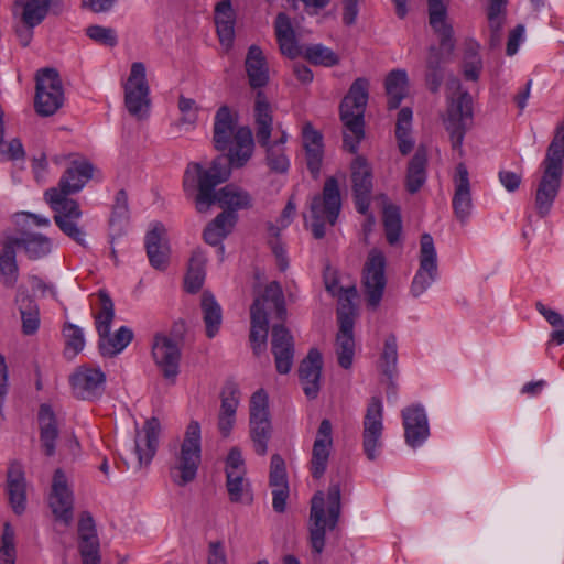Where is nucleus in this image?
<instances>
[{"label": "nucleus", "mask_w": 564, "mask_h": 564, "mask_svg": "<svg viewBox=\"0 0 564 564\" xmlns=\"http://www.w3.org/2000/svg\"><path fill=\"white\" fill-rule=\"evenodd\" d=\"M237 147L231 155L216 156L209 169L202 164L192 162L187 165L183 188L188 198H193L195 208L204 214L214 204L228 208V212L248 208L251 206L249 193L234 184H228L215 191L216 186L226 182L231 174V166L245 165L253 153V137L250 128H242L236 135Z\"/></svg>", "instance_id": "f257e3e1"}, {"label": "nucleus", "mask_w": 564, "mask_h": 564, "mask_svg": "<svg viewBox=\"0 0 564 564\" xmlns=\"http://www.w3.org/2000/svg\"><path fill=\"white\" fill-rule=\"evenodd\" d=\"M340 513L341 494L338 484H332L326 495L319 490L312 497L307 529L308 543L316 555L323 553L326 533L336 529Z\"/></svg>", "instance_id": "f03ea898"}, {"label": "nucleus", "mask_w": 564, "mask_h": 564, "mask_svg": "<svg viewBox=\"0 0 564 564\" xmlns=\"http://www.w3.org/2000/svg\"><path fill=\"white\" fill-rule=\"evenodd\" d=\"M270 314H273L280 321H283L286 316L283 291L275 281L265 286L263 294L256 297L250 308V344L257 356L264 351L267 347L268 316Z\"/></svg>", "instance_id": "7ed1b4c3"}, {"label": "nucleus", "mask_w": 564, "mask_h": 564, "mask_svg": "<svg viewBox=\"0 0 564 564\" xmlns=\"http://www.w3.org/2000/svg\"><path fill=\"white\" fill-rule=\"evenodd\" d=\"M369 82L357 78L340 104V119L344 124V148L356 153L365 137L364 115L368 101Z\"/></svg>", "instance_id": "20e7f679"}, {"label": "nucleus", "mask_w": 564, "mask_h": 564, "mask_svg": "<svg viewBox=\"0 0 564 564\" xmlns=\"http://www.w3.org/2000/svg\"><path fill=\"white\" fill-rule=\"evenodd\" d=\"M202 460V431L197 421L192 420L186 426L180 448L175 451L170 475L180 487L192 482L197 475Z\"/></svg>", "instance_id": "39448f33"}, {"label": "nucleus", "mask_w": 564, "mask_h": 564, "mask_svg": "<svg viewBox=\"0 0 564 564\" xmlns=\"http://www.w3.org/2000/svg\"><path fill=\"white\" fill-rule=\"evenodd\" d=\"M341 210V196L338 181L328 177L323 186L322 194L315 195L310 204V227L315 239L326 235V226H334Z\"/></svg>", "instance_id": "423d86ee"}, {"label": "nucleus", "mask_w": 564, "mask_h": 564, "mask_svg": "<svg viewBox=\"0 0 564 564\" xmlns=\"http://www.w3.org/2000/svg\"><path fill=\"white\" fill-rule=\"evenodd\" d=\"M69 195L57 188H48L44 198L55 212L54 221L58 228L78 245L85 246V232L76 224L82 217V210L76 200L68 198Z\"/></svg>", "instance_id": "0eeeda50"}, {"label": "nucleus", "mask_w": 564, "mask_h": 564, "mask_svg": "<svg viewBox=\"0 0 564 564\" xmlns=\"http://www.w3.org/2000/svg\"><path fill=\"white\" fill-rule=\"evenodd\" d=\"M473 119L471 96L467 91L449 98L446 115L443 117L445 130L449 134L452 149L463 155V141Z\"/></svg>", "instance_id": "6e6552de"}, {"label": "nucleus", "mask_w": 564, "mask_h": 564, "mask_svg": "<svg viewBox=\"0 0 564 564\" xmlns=\"http://www.w3.org/2000/svg\"><path fill=\"white\" fill-rule=\"evenodd\" d=\"M249 411V434L253 449L258 455L264 456L272 436L268 394L264 390L260 389L252 394Z\"/></svg>", "instance_id": "1a4fd4ad"}, {"label": "nucleus", "mask_w": 564, "mask_h": 564, "mask_svg": "<svg viewBox=\"0 0 564 564\" xmlns=\"http://www.w3.org/2000/svg\"><path fill=\"white\" fill-rule=\"evenodd\" d=\"M64 102L59 75L54 68H43L36 74L35 111L42 117L54 115Z\"/></svg>", "instance_id": "9d476101"}, {"label": "nucleus", "mask_w": 564, "mask_h": 564, "mask_svg": "<svg viewBox=\"0 0 564 564\" xmlns=\"http://www.w3.org/2000/svg\"><path fill=\"white\" fill-rule=\"evenodd\" d=\"M149 95L145 66L141 62H134L124 84V105L128 112L138 119L144 118L151 104Z\"/></svg>", "instance_id": "9b49d317"}, {"label": "nucleus", "mask_w": 564, "mask_h": 564, "mask_svg": "<svg viewBox=\"0 0 564 564\" xmlns=\"http://www.w3.org/2000/svg\"><path fill=\"white\" fill-rule=\"evenodd\" d=\"M383 404L380 398L372 397L367 405L362 422V451L366 457L376 460L383 448Z\"/></svg>", "instance_id": "f8f14e48"}, {"label": "nucleus", "mask_w": 564, "mask_h": 564, "mask_svg": "<svg viewBox=\"0 0 564 564\" xmlns=\"http://www.w3.org/2000/svg\"><path fill=\"white\" fill-rule=\"evenodd\" d=\"M419 262L410 289L414 297L421 296L438 278L437 253L430 234L421 236Z\"/></svg>", "instance_id": "ddd939ff"}, {"label": "nucleus", "mask_w": 564, "mask_h": 564, "mask_svg": "<svg viewBox=\"0 0 564 564\" xmlns=\"http://www.w3.org/2000/svg\"><path fill=\"white\" fill-rule=\"evenodd\" d=\"M386 257L382 251L371 249L362 270V286L367 302L371 307H377L382 299L387 284Z\"/></svg>", "instance_id": "4468645a"}, {"label": "nucleus", "mask_w": 564, "mask_h": 564, "mask_svg": "<svg viewBox=\"0 0 564 564\" xmlns=\"http://www.w3.org/2000/svg\"><path fill=\"white\" fill-rule=\"evenodd\" d=\"M245 475L246 466L241 451L232 447L226 459V487L231 502L247 505L252 502L250 485Z\"/></svg>", "instance_id": "2eb2a0df"}, {"label": "nucleus", "mask_w": 564, "mask_h": 564, "mask_svg": "<svg viewBox=\"0 0 564 564\" xmlns=\"http://www.w3.org/2000/svg\"><path fill=\"white\" fill-rule=\"evenodd\" d=\"M73 394L80 400L99 399L106 386V375L100 368L78 367L69 377Z\"/></svg>", "instance_id": "dca6fc26"}, {"label": "nucleus", "mask_w": 564, "mask_h": 564, "mask_svg": "<svg viewBox=\"0 0 564 564\" xmlns=\"http://www.w3.org/2000/svg\"><path fill=\"white\" fill-rule=\"evenodd\" d=\"M152 357L166 379H174L177 376L181 348L173 338L155 334L152 343Z\"/></svg>", "instance_id": "f3484780"}, {"label": "nucleus", "mask_w": 564, "mask_h": 564, "mask_svg": "<svg viewBox=\"0 0 564 564\" xmlns=\"http://www.w3.org/2000/svg\"><path fill=\"white\" fill-rule=\"evenodd\" d=\"M351 181L355 205L358 213L367 215L372 192V170L364 156H356L351 163Z\"/></svg>", "instance_id": "a211bd4d"}, {"label": "nucleus", "mask_w": 564, "mask_h": 564, "mask_svg": "<svg viewBox=\"0 0 564 564\" xmlns=\"http://www.w3.org/2000/svg\"><path fill=\"white\" fill-rule=\"evenodd\" d=\"M243 128H248L243 126ZM242 127H237V119L227 106H221L214 118L213 141L218 151L229 149L231 155L237 147L236 135Z\"/></svg>", "instance_id": "6ab92c4d"}, {"label": "nucleus", "mask_w": 564, "mask_h": 564, "mask_svg": "<svg viewBox=\"0 0 564 564\" xmlns=\"http://www.w3.org/2000/svg\"><path fill=\"white\" fill-rule=\"evenodd\" d=\"M333 427L329 420L324 419L317 430V434L312 448V458L310 462V471L313 478L319 479L325 474L330 452L333 448Z\"/></svg>", "instance_id": "aec40b11"}, {"label": "nucleus", "mask_w": 564, "mask_h": 564, "mask_svg": "<svg viewBox=\"0 0 564 564\" xmlns=\"http://www.w3.org/2000/svg\"><path fill=\"white\" fill-rule=\"evenodd\" d=\"M401 414L405 443L412 448L422 446L430 436L429 421L424 408L421 405L408 406L402 410Z\"/></svg>", "instance_id": "412c9836"}, {"label": "nucleus", "mask_w": 564, "mask_h": 564, "mask_svg": "<svg viewBox=\"0 0 564 564\" xmlns=\"http://www.w3.org/2000/svg\"><path fill=\"white\" fill-rule=\"evenodd\" d=\"M271 351L274 356L276 371L281 375L289 373L294 359V339L290 330L282 324L272 327Z\"/></svg>", "instance_id": "4be33fe9"}, {"label": "nucleus", "mask_w": 564, "mask_h": 564, "mask_svg": "<svg viewBox=\"0 0 564 564\" xmlns=\"http://www.w3.org/2000/svg\"><path fill=\"white\" fill-rule=\"evenodd\" d=\"M50 507L54 516L68 523L73 518V495L67 485V479L61 469L54 473Z\"/></svg>", "instance_id": "5701e85b"}, {"label": "nucleus", "mask_w": 564, "mask_h": 564, "mask_svg": "<svg viewBox=\"0 0 564 564\" xmlns=\"http://www.w3.org/2000/svg\"><path fill=\"white\" fill-rule=\"evenodd\" d=\"M322 367V354L316 348L310 349L299 369L300 382L308 399H315L319 392Z\"/></svg>", "instance_id": "b1692460"}, {"label": "nucleus", "mask_w": 564, "mask_h": 564, "mask_svg": "<svg viewBox=\"0 0 564 564\" xmlns=\"http://www.w3.org/2000/svg\"><path fill=\"white\" fill-rule=\"evenodd\" d=\"M14 7L22 8L21 21L29 26L40 25L48 12L58 15L64 11L61 0H18Z\"/></svg>", "instance_id": "393cba45"}, {"label": "nucleus", "mask_w": 564, "mask_h": 564, "mask_svg": "<svg viewBox=\"0 0 564 564\" xmlns=\"http://www.w3.org/2000/svg\"><path fill=\"white\" fill-rule=\"evenodd\" d=\"M160 432V422L152 417L148 420L143 430L138 432L134 440V454L138 467L149 465L155 455Z\"/></svg>", "instance_id": "a878e982"}, {"label": "nucleus", "mask_w": 564, "mask_h": 564, "mask_svg": "<svg viewBox=\"0 0 564 564\" xmlns=\"http://www.w3.org/2000/svg\"><path fill=\"white\" fill-rule=\"evenodd\" d=\"M562 174L544 170L535 192V208L540 217H545L558 194L562 183Z\"/></svg>", "instance_id": "bb28decb"}, {"label": "nucleus", "mask_w": 564, "mask_h": 564, "mask_svg": "<svg viewBox=\"0 0 564 564\" xmlns=\"http://www.w3.org/2000/svg\"><path fill=\"white\" fill-rule=\"evenodd\" d=\"M455 192L452 200L453 209L460 221H465L473 209L470 183L467 167L459 163L454 177Z\"/></svg>", "instance_id": "cd10ccee"}, {"label": "nucleus", "mask_w": 564, "mask_h": 564, "mask_svg": "<svg viewBox=\"0 0 564 564\" xmlns=\"http://www.w3.org/2000/svg\"><path fill=\"white\" fill-rule=\"evenodd\" d=\"M447 1L429 0V21L434 32L441 37L442 46L452 52L455 48L454 31L447 22Z\"/></svg>", "instance_id": "c85d7f7f"}, {"label": "nucleus", "mask_w": 564, "mask_h": 564, "mask_svg": "<svg viewBox=\"0 0 564 564\" xmlns=\"http://www.w3.org/2000/svg\"><path fill=\"white\" fill-rule=\"evenodd\" d=\"M452 52H447L442 44L440 47L430 46L425 63V83L430 91L437 93L445 78V64L449 61Z\"/></svg>", "instance_id": "c756f323"}, {"label": "nucleus", "mask_w": 564, "mask_h": 564, "mask_svg": "<svg viewBox=\"0 0 564 564\" xmlns=\"http://www.w3.org/2000/svg\"><path fill=\"white\" fill-rule=\"evenodd\" d=\"M165 228L155 223L145 236V249L150 264L156 270H165L169 263L170 247L164 238Z\"/></svg>", "instance_id": "7c9ffc66"}, {"label": "nucleus", "mask_w": 564, "mask_h": 564, "mask_svg": "<svg viewBox=\"0 0 564 564\" xmlns=\"http://www.w3.org/2000/svg\"><path fill=\"white\" fill-rule=\"evenodd\" d=\"M253 118L256 126V137L259 145L269 144V139H271L274 128L273 108L269 102L265 94L261 90L256 94Z\"/></svg>", "instance_id": "2f4dec72"}, {"label": "nucleus", "mask_w": 564, "mask_h": 564, "mask_svg": "<svg viewBox=\"0 0 564 564\" xmlns=\"http://www.w3.org/2000/svg\"><path fill=\"white\" fill-rule=\"evenodd\" d=\"M94 166L86 160L73 161L67 170L59 178V191L64 194H76L84 188L88 181L93 177Z\"/></svg>", "instance_id": "473e14b6"}, {"label": "nucleus", "mask_w": 564, "mask_h": 564, "mask_svg": "<svg viewBox=\"0 0 564 564\" xmlns=\"http://www.w3.org/2000/svg\"><path fill=\"white\" fill-rule=\"evenodd\" d=\"M245 68L251 88H262L269 83V66L262 50L258 45L248 48Z\"/></svg>", "instance_id": "72a5a7b5"}, {"label": "nucleus", "mask_w": 564, "mask_h": 564, "mask_svg": "<svg viewBox=\"0 0 564 564\" xmlns=\"http://www.w3.org/2000/svg\"><path fill=\"white\" fill-rule=\"evenodd\" d=\"M274 31L279 50L282 55L290 59H294L301 55V47L295 36V31L292 26L290 18L280 12L274 22Z\"/></svg>", "instance_id": "f704fd0d"}, {"label": "nucleus", "mask_w": 564, "mask_h": 564, "mask_svg": "<svg viewBox=\"0 0 564 564\" xmlns=\"http://www.w3.org/2000/svg\"><path fill=\"white\" fill-rule=\"evenodd\" d=\"M236 13L230 0H221L215 8V24L219 42L229 50L235 40Z\"/></svg>", "instance_id": "c9c22d12"}, {"label": "nucleus", "mask_w": 564, "mask_h": 564, "mask_svg": "<svg viewBox=\"0 0 564 564\" xmlns=\"http://www.w3.org/2000/svg\"><path fill=\"white\" fill-rule=\"evenodd\" d=\"M7 491L13 511L22 514L26 507V494L24 473L19 464H11L8 469Z\"/></svg>", "instance_id": "e433bc0d"}, {"label": "nucleus", "mask_w": 564, "mask_h": 564, "mask_svg": "<svg viewBox=\"0 0 564 564\" xmlns=\"http://www.w3.org/2000/svg\"><path fill=\"white\" fill-rule=\"evenodd\" d=\"M14 248L22 249L29 259L37 260L52 251V241L42 234L23 232L21 237H9Z\"/></svg>", "instance_id": "4c0bfd02"}, {"label": "nucleus", "mask_w": 564, "mask_h": 564, "mask_svg": "<svg viewBox=\"0 0 564 564\" xmlns=\"http://www.w3.org/2000/svg\"><path fill=\"white\" fill-rule=\"evenodd\" d=\"M40 425V438L47 456L55 453V442L58 437V429L55 414L48 404H42L37 414Z\"/></svg>", "instance_id": "58836bf2"}, {"label": "nucleus", "mask_w": 564, "mask_h": 564, "mask_svg": "<svg viewBox=\"0 0 564 564\" xmlns=\"http://www.w3.org/2000/svg\"><path fill=\"white\" fill-rule=\"evenodd\" d=\"M355 350L354 327H350L349 322H345L339 327L335 341V352L341 368L349 369L352 366Z\"/></svg>", "instance_id": "ea45409f"}, {"label": "nucleus", "mask_w": 564, "mask_h": 564, "mask_svg": "<svg viewBox=\"0 0 564 564\" xmlns=\"http://www.w3.org/2000/svg\"><path fill=\"white\" fill-rule=\"evenodd\" d=\"M133 332L127 327L121 326L113 335H105L98 341V348L104 357H113L121 351L132 341Z\"/></svg>", "instance_id": "a19ab883"}, {"label": "nucleus", "mask_w": 564, "mask_h": 564, "mask_svg": "<svg viewBox=\"0 0 564 564\" xmlns=\"http://www.w3.org/2000/svg\"><path fill=\"white\" fill-rule=\"evenodd\" d=\"M408 74L403 69H395L389 73L386 78V91L388 107L397 109L406 95Z\"/></svg>", "instance_id": "79ce46f5"}, {"label": "nucleus", "mask_w": 564, "mask_h": 564, "mask_svg": "<svg viewBox=\"0 0 564 564\" xmlns=\"http://www.w3.org/2000/svg\"><path fill=\"white\" fill-rule=\"evenodd\" d=\"M206 254L200 249L192 252L188 270L185 276V289L191 293H196L205 280Z\"/></svg>", "instance_id": "37998d69"}, {"label": "nucleus", "mask_w": 564, "mask_h": 564, "mask_svg": "<svg viewBox=\"0 0 564 564\" xmlns=\"http://www.w3.org/2000/svg\"><path fill=\"white\" fill-rule=\"evenodd\" d=\"M426 153L424 150L419 149L414 156L411 159L408 172H406V178H405V186L409 193L414 194L416 193L425 183L426 181Z\"/></svg>", "instance_id": "c03bdc74"}, {"label": "nucleus", "mask_w": 564, "mask_h": 564, "mask_svg": "<svg viewBox=\"0 0 564 564\" xmlns=\"http://www.w3.org/2000/svg\"><path fill=\"white\" fill-rule=\"evenodd\" d=\"M202 311L206 327V335L207 337L213 338L219 330L223 321V314L220 305L208 292H204L202 295Z\"/></svg>", "instance_id": "a18cd8bd"}, {"label": "nucleus", "mask_w": 564, "mask_h": 564, "mask_svg": "<svg viewBox=\"0 0 564 564\" xmlns=\"http://www.w3.org/2000/svg\"><path fill=\"white\" fill-rule=\"evenodd\" d=\"M18 264L15 260V248L7 239L0 252V278L8 288H13L18 281Z\"/></svg>", "instance_id": "49530a36"}, {"label": "nucleus", "mask_w": 564, "mask_h": 564, "mask_svg": "<svg viewBox=\"0 0 564 564\" xmlns=\"http://www.w3.org/2000/svg\"><path fill=\"white\" fill-rule=\"evenodd\" d=\"M412 115V110L404 107L399 111L397 118L395 137L399 150L403 155L409 154L414 147V141L411 137Z\"/></svg>", "instance_id": "de8ad7c7"}, {"label": "nucleus", "mask_w": 564, "mask_h": 564, "mask_svg": "<svg viewBox=\"0 0 564 564\" xmlns=\"http://www.w3.org/2000/svg\"><path fill=\"white\" fill-rule=\"evenodd\" d=\"M564 160V126L557 128L556 133L550 143L545 159L541 166L544 170H550L563 173Z\"/></svg>", "instance_id": "09e8293b"}, {"label": "nucleus", "mask_w": 564, "mask_h": 564, "mask_svg": "<svg viewBox=\"0 0 564 564\" xmlns=\"http://www.w3.org/2000/svg\"><path fill=\"white\" fill-rule=\"evenodd\" d=\"M97 295L100 302V310L94 315V317L96 330L100 338L105 337V335H109L110 333L111 324L115 318V305L105 290H99Z\"/></svg>", "instance_id": "8fccbe9b"}, {"label": "nucleus", "mask_w": 564, "mask_h": 564, "mask_svg": "<svg viewBox=\"0 0 564 564\" xmlns=\"http://www.w3.org/2000/svg\"><path fill=\"white\" fill-rule=\"evenodd\" d=\"M17 303L22 318V329L25 335L34 334L40 325L39 310L35 302L25 294L17 296Z\"/></svg>", "instance_id": "3c124183"}, {"label": "nucleus", "mask_w": 564, "mask_h": 564, "mask_svg": "<svg viewBox=\"0 0 564 564\" xmlns=\"http://www.w3.org/2000/svg\"><path fill=\"white\" fill-rule=\"evenodd\" d=\"M304 57L314 65L332 67L339 63L338 55L329 47L323 44H312L306 46Z\"/></svg>", "instance_id": "603ef678"}, {"label": "nucleus", "mask_w": 564, "mask_h": 564, "mask_svg": "<svg viewBox=\"0 0 564 564\" xmlns=\"http://www.w3.org/2000/svg\"><path fill=\"white\" fill-rule=\"evenodd\" d=\"M383 225L387 240L390 245H395L401 235L402 221L399 207L387 205L383 208Z\"/></svg>", "instance_id": "864d4df0"}, {"label": "nucleus", "mask_w": 564, "mask_h": 564, "mask_svg": "<svg viewBox=\"0 0 564 564\" xmlns=\"http://www.w3.org/2000/svg\"><path fill=\"white\" fill-rule=\"evenodd\" d=\"M398 365V345L394 335H389L383 345L380 356V368L383 375L391 379L397 372Z\"/></svg>", "instance_id": "5fc2aeb1"}, {"label": "nucleus", "mask_w": 564, "mask_h": 564, "mask_svg": "<svg viewBox=\"0 0 564 564\" xmlns=\"http://www.w3.org/2000/svg\"><path fill=\"white\" fill-rule=\"evenodd\" d=\"M356 294L357 292L355 288L340 290V293L338 294L339 303L337 308L339 327H341L345 322H349L350 327H354L355 306L352 301L356 297Z\"/></svg>", "instance_id": "6e6d98bb"}, {"label": "nucleus", "mask_w": 564, "mask_h": 564, "mask_svg": "<svg viewBox=\"0 0 564 564\" xmlns=\"http://www.w3.org/2000/svg\"><path fill=\"white\" fill-rule=\"evenodd\" d=\"M261 147L265 149L267 164L270 170L275 173H286L290 167V161L284 152V148L271 144V139H269V144Z\"/></svg>", "instance_id": "4d7b16f0"}, {"label": "nucleus", "mask_w": 564, "mask_h": 564, "mask_svg": "<svg viewBox=\"0 0 564 564\" xmlns=\"http://www.w3.org/2000/svg\"><path fill=\"white\" fill-rule=\"evenodd\" d=\"M25 151L20 139L4 141V128L0 129V162L23 160Z\"/></svg>", "instance_id": "13d9d810"}, {"label": "nucleus", "mask_w": 564, "mask_h": 564, "mask_svg": "<svg viewBox=\"0 0 564 564\" xmlns=\"http://www.w3.org/2000/svg\"><path fill=\"white\" fill-rule=\"evenodd\" d=\"M79 549L99 547V540L93 518L89 514H83L78 523Z\"/></svg>", "instance_id": "bf43d9fd"}, {"label": "nucleus", "mask_w": 564, "mask_h": 564, "mask_svg": "<svg viewBox=\"0 0 564 564\" xmlns=\"http://www.w3.org/2000/svg\"><path fill=\"white\" fill-rule=\"evenodd\" d=\"M86 35L98 44L115 47L118 44V34L113 28L98 24L89 25Z\"/></svg>", "instance_id": "052dcab7"}, {"label": "nucleus", "mask_w": 564, "mask_h": 564, "mask_svg": "<svg viewBox=\"0 0 564 564\" xmlns=\"http://www.w3.org/2000/svg\"><path fill=\"white\" fill-rule=\"evenodd\" d=\"M15 556L14 531L9 523H6L1 536L0 564H14Z\"/></svg>", "instance_id": "680f3d73"}, {"label": "nucleus", "mask_w": 564, "mask_h": 564, "mask_svg": "<svg viewBox=\"0 0 564 564\" xmlns=\"http://www.w3.org/2000/svg\"><path fill=\"white\" fill-rule=\"evenodd\" d=\"M270 486L272 488L289 487L285 463L279 454H273L270 463Z\"/></svg>", "instance_id": "e2e57ef3"}, {"label": "nucleus", "mask_w": 564, "mask_h": 564, "mask_svg": "<svg viewBox=\"0 0 564 564\" xmlns=\"http://www.w3.org/2000/svg\"><path fill=\"white\" fill-rule=\"evenodd\" d=\"M63 334L66 339L67 349L73 350L74 355H77L84 349L85 337L84 332L80 327L75 324L68 323L64 326Z\"/></svg>", "instance_id": "0e129e2a"}, {"label": "nucleus", "mask_w": 564, "mask_h": 564, "mask_svg": "<svg viewBox=\"0 0 564 564\" xmlns=\"http://www.w3.org/2000/svg\"><path fill=\"white\" fill-rule=\"evenodd\" d=\"M482 68L481 58L475 51H467L464 58L463 72L466 79L477 80Z\"/></svg>", "instance_id": "69168bd1"}, {"label": "nucleus", "mask_w": 564, "mask_h": 564, "mask_svg": "<svg viewBox=\"0 0 564 564\" xmlns=\"http://www.w3.org/2000/svg\"><path fill=\"white\" fill-rule=\"evenodd\" d=\"M221 404L219 413L236 415L239 404V393L237 388L229 386L220 394Z\"/></svg>", "instance_id": "338daca9"}, {"label": "nucleus", "mask_w": 564, "mask_h": 564, "mask_svg": "<svg viewBox=\"0 0 564 564\" xmlns=\"http://www.w3.org/2000/svg\"><path fill=\"white\" fill-rule=\"evenodd\" d=\"M306 152L307 169L314 178H317L321 172L323 161V144L304 148Z\"/></svg>", "instance_id": "774afa93"}]
</instances>
